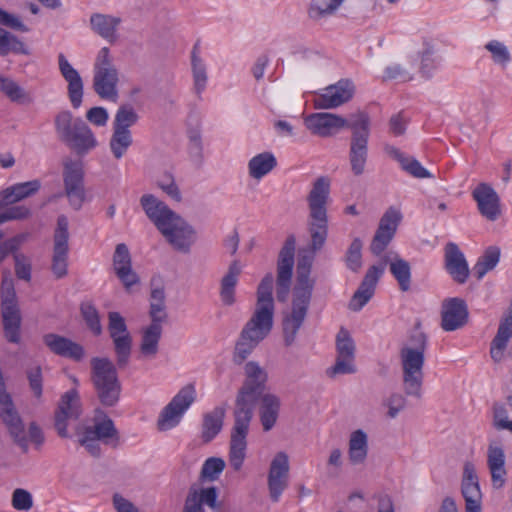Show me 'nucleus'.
Listing matches in <instances>:
<instances>
[{
    "mask_svg": "<svg viewBox=\"0 0 512 512\" xmlns=\"http://www.w3.org/2000/svg\"><path fill=\"white\" fill-rule=\"evenodd\" d=\"M240 273L241 266L235 260L230 264L227 273L221 280L220 299L224 306H232L236 302L235 287Z\"/></svg>",
    "mask_w": 512,
    "mask_h": 512,
    "instance_id": "e433bc0d",
    "label": "nucleus"
},
{
    "mask_svg": "<svg viewBox=\"0 0 512 512\" xmlns=\"http://www.w3.org/2000/svg\"><path fill=\"white\" fill-rule=\"evenodd\" d=\"M108 331L113 342L117 366L124 368L129 362L133 341L125 319L119 312L108 313Z\"/></svg>",
    "mask_w": 512,
    "mask_h": 512,
    "instance_id": "9b49d317",
    "label": "nucleus"
},
{
    "mask_svg": "<svg viewBox=\"0 0 512 512\" xmlns=\"http://www.w3.org/2000/svg\"><path fill=\"white\" fill-rule=\"evenodd\" d=\"M225 468V462L221 458L211 457L207 459L201 469V477L210 481L218 479Z\"/></svg>",
    "mask_w": 512,
    "mask_h": 512,
    "instance_id": "4d7b16f0",
    "label": "nucleus"
},
{
    "mask_svg": "<svg viewBox=\"0 0 512 512\" xmlns=\"http://www.w3.org/2000/svg\"><path fill=\"white\" fill-rule=\"evenodd\" d=\"M95 423L93 426L82 424V428L87 434L103 441L105 444L110 443L111 439H118V432L114 426L112 419L105 415L102 411L97 410Z\"/></svg>",
    "mask_w": 512,
    "mask_h": 512,
    "instance_id": "72a5a7b5",
    "label": "nucleus"
},
{
    "mask_svg": "<svg viewBox=\"0 0 512 512\" xmlns=\"http://www.w3.org/2000/svg\"><path fill=\"white\" fill-rule=\"evenodd\" d=\"M295 245V237L289 236L279 252L277 261L276 296L280 302L286 301L290 291Z\"/></svg>",
    "mask_w": 512,
    "mask_h": 512,
    "instance_id": "ddd939ff",
    "label": "nucleus"
},
{
    "mask_svg": "<svg viewBox=\"0 0 512 512\" xmlns=\"http://www.w3.org/2000/svg\"><path fill=\"white\" fill-rule=\"evenodd\" d=\"M150 324H158L162 326L167 321L168 314L166 312L165 291L163 287H154L150 295Z\"/></svg>",
    "mask_w": 512,
    "mask_h": 512,
    "instance_id": "a19ab883",
    "label": "nucleus"
},
{
    "mask_svg": "<svg viewBox=\"0 0 512 512\" xmlns=\"http://www.w3.org/2000/svg\"><path fill=\"white\" fill-rule=\"evenodd\" d=\"M352 131L349 143V165L354 176L365 172L368 160V140L370 136V118L367 113L359 111L350 124Z\"/></svg>",
    "mask_w": 512,
    "mask_h": 512,
    "instance_id": "1a4fd4ad",
    "label": "nucleus"
},
{
    "mask_svg": "<svg viewBox=\"0 0 512 512\" xmlns=\"http://www.w3.org/2000/svg\"><path fill=\"white\" fill-rule=\"evenodd\" d=\"M29 387L36 398H40L43 392L42 369L39 365L32 366L26 371Z\"/></svg>",
    "mask_w": 512,
    "mask_h": 512,
    "instance_id": "052dcab7",
    "label": "nucleus"
},
{
    "mask_svg": "<svg viewBox=\"0 0 512 512\" xmlns=\"http://www.w3.org/2000/svg\"><path fill=\"white\" fill-rule=\"evenodd\" d=\"M119 70L108 47L97 53L93 65V89L102 99L115 102L118 98Z\"/></svg>",
    "mask_w": 512,
    "mask_h": 512,
    "instance_id": "6e6552de",
    "label": "nucleus"
},
{
    "mask_svg": "<svg viewBox=\"0 0 512 512\" xmlns=\"http://www.w3.org/2000/svg\"><path fill=\"white\" fill-rule=\"evenodd\" d=\"M191 65L192 74L194 81V89L198 95H200L205 87L208 80L206 65L199 56L198 44H195L191 53Z\"/></svg>",
    "mask_w": 512,
    "mask_h": 512,
    "instance_id": "c03bdc74",
    "label": "nucleus"
},
{
    "mask_svg": "<svg viewBox=\"0 0 512 512\" xmlns=\"http://www.w3.org/2000/svg\"><path fill=\"white\" fill-rule=\"evenodd\" d=\"M17 302L14 281L9 271L3 272L1 284V304H11Z\"/></svg>",
    "mask_w": 512,
    "mask_h": 512,
    "instance_id": "e2e57ef3",
    "label": "nucleus"
},
{
    "mask_svg": "<svg viewBox=\"0 0 512 512\" xmlns=\"http://www.w3.org/2000/svg\"><path fill=\"white\" fill-rule=\"evenodd\" d=\"M276 165L277 161L272 153H260L250 159L248 163L249 174L252 178L259 180L272 171Z\"/></svg>",
    "mask_w": 512,
    "mask_h": 512,
    "instance_id": "79ce46f5",
    "label": "nucleus"
},
{
    "mask_svg": "<svg viewBox=\"0 0 512 512\" xmlns=\"http://www.w3.org/2000/svg\"><path fill=\"white\" fill-rule=\"evenodd\" d=\"M355 119V114L346 119L340 115L320 112L310 114L305 118V125L312 134L319 137H331L344 128H350L352 120Z\"/></svg>",
    "mask_w": 512,
    "mask_h": 512,
    "instance_id": "2eb2a0df",
    "label": "nucleus"
},
{
    "mask_svg": "<svg viewBox=\"0 0 512 512\" xmlns=\"http://www.w3.org/2000/svg\"><path fill=\"white\" fill-rule=\"evenodd\" d=\"M12 507L19 511H28L33 507V497L29 491L17 488L12 493Z\"/></svg>",
    "mask_w": 512,
    "mask_h": 512,
    "instance_id": "bf43d9fd",
    "label": "nucleus"
},
{
    "mask_svg": "<svg viewBox=\"0 0 512 512\" xmlns=\"http://www.w3.org/2000/svg\"><path fill=\"white\" fill-rule=\"evenodd\" d=\"M41 187L39 180L18 183L6 188L0 194V209L35 194Z\"/></svg>",
    "mask_w": 512,
    "mask_h": 512,
    "instance_id": "f704fd0d",
    "label": "nucleus"
},
{
    "mask_svg": "<svg viewBox=\"0 0 512 512\" xmlns=\"http://www.w3.org/2000/svg\"><path fill=\"white\" fill-rule=\"evenodd\" d=\"M10 53L27 55L29 52L18 37L0 28V56H7Z\"/></svg>",
    "mask_w": 512,
    "mask_h": 512,
    "instance_id": "8fccbe9b",
    "label": "nucleus"
},
{
    "mask_svg": "<svg viewBox=\"0 0 512 512\" xmlns=\"http://www.w3.org/2000/svg\"><path fill=\"white\" fill-rule=\"evenodd\" d=\"M400 220V212L394 208H389L382 216L378 228L395 234Z\"/></svg>",
    "mask_w": 512,
    "mask_h": 512,
    "instance_id": "338daca9",
    "label": "nucleus"
},
{
    "mask_svg": "<svg viewBox=\"0 0 512 512\" xmlns=\"http://www.w3.org/2000/svg\"><path fill=\"white\" fill-rule=\"evenodd\" d=\"M311 297L293 295L291 312L283 318V336L286 346L294 343L309 308Z\"/></svg>",
    "mask_w": 512,
    "mask_h": 512,
    "instance_id": "a211bd4d",
    "label": "nucleus"
},
{
    "mask_svg": "<svg viewBox=\"0 0 512 512\" xmlns=\"http://www.w3.org/2000/svg\"><path fill=\"white\" fill-rule=\"evenodd\" d=\"M258 415L264 432L272 430L279 418L281 409V400L279 396L273 393H265L259 396Z\"/></svg>",
    "mask_w": 512,
    "mask_h": 512,
    "instance_id": "c85d7f7f",
    "label": "nucleus"
},
{
    "mask_svg": "<svg viewBox=\"0 0 512 512\" xmlns=\"http://www.w3.org/2000/svg\"><path fill=\"white\" fill-rule=\"evenodd\" d=\"M267 371L256 361L244 366V381L238 390L233 411L234 423L229 443V464L239 471L246 457L247 435L253 417L255 403L265 394Z\"/></svg>",
    "mask_w": 512,
    "mask_h": 512,
    "instance_id": "f257e3e1",
    "label": "nucleus"
},
{
    "mask_svg": "<svg viewBox=\"0 0 512 512\" xmlns=\"http://www.w3.org/2000/svg\"><path fill=\"white\" fill-rule=\"evenodd\" d=\"M75 434L78 436L79 444L86 448V450L94 457H98L101 454V448L99 444V439L96 437L90 436L86 433V431L82 428V424L78 423L75 426Z\"/></svg>",
    "mask_w": 512,
    "mask_h": 512,
    "instance_id": "6e6d98bb",
    "label": "nucleus"
},
{
    "mask_svg": "<svg viewBox=\"0 0 512 512\" xmlns=\"http://www.w3.org/2000/svg\"><path fill=\"white\" fill-rule=\"evenodd\" d=\"M196 391L192 384L184 386L164 407L157 421L160 431H167L177 426L185 411L195 401Z\"/></svg>",
    "mask_w": 512,
    "mask_h": 512,
    "instance_id": "9d476101",
    "label": "nucleus"
},
{
    "mask_svg": "<svg viewBox=\"0 0 512 512\" xmlns=\"http://www.w3.org/2000/svg\"><path fill=\"white\" fill-rule=\"evenodd\" d=\"M113 269L124 287L129 290L139 282V277L132 269L131 255L124 243L117 244L113 254Z\"/></svg>",
    "mask_w": 512,
    "mask_h": 512,
    "instance_id": "393cba45",
    "label": "nucleus"
},
{
    "mask_svg": "<svg viewBox=\"0 0 512 512\" xmlns=\"http://www.w3.org/2000/svg\"><path fill=\"white\" fill-rule=\"evenodd\" d=\"M344 0H312L309 15L313 19L332 14Z\"/></svg>",
    "mask_w": 512,
    "mask_h": 512,
    "instance_id": "5fc2aeb1",
    "label": "nucleus"
},
{
    "mask_svg": "<svg viewBox=\"0 0 512 512\" xmlns=\"http://www.w3.org/2000/svg\"><path fill=\"white\" fill-rule=\"evenodd\" d=\"M499 259L500 249L496 246L488 247L473 268L476 278L480 280L487 272L493 270L498 264Z\"/></svg>",
    "mask_w": 512,
    "mask_h": 512,
    "instance_id": "49530a36",
    "label": "nucleus"
},
{
    "mask_svg": "<svg viewBox=\"0 0 512 512\" xmlns=\"http://www.w3.org/2000/svg\"><path fill=\"white\" fill-rule=\"evenodd\" d=\"M401 168L415 178H431L432 175L425 169L418 160L413 157L404 159Z\"/></svg>",
    "mask_w": 512,
    "mask_h": 512,
    "instance_id": "69168bd1",
    "label": "nucleus"
},
{
    "mask_svg": "<svg viewBox=\"0 0 512 512\" xmlns=\"http://www.w3.org/2000/svg\"><path fill=\"white\" fill-rule=\"evenodd\" d=\"M226 410L222 406L215 407L212 411L204 414L202 422L201 438L208 443L219 434L223 427V420Z\"/></svg>",
    "mask_w": 512,
    "mask_h": 512,
    "instance_id": "58836bf2",
    "label": "nucleus"
},
{
    "mask_svg": "<svg viewBox=\"0 0 512 512\" xmlns=\"http://www.w3.org/2000/svg\"><path fill=\"white\" fill-rule=\"evenodd\" d=\"M462 495L465 499L466 512H481L482 494L474 466L470 463L465 464L464 467Z\"/></svg>",
    "mask_w": 512,
    "mask_h": 512,
    "instance_id": "a878e982",
    "label": "nucleus"
},
{
    "mask_svg": "<svg viewBox=\"0 0 512 512\" xmlns=\"http://www.w3.org/2000/svg\"><path fill=\"white\" fill-rule=\"evenodd\" d=\"M133 143L131 131H124L113 128L109 140V147L114 158L121 159Z\"/></svg>",
    "mask_w": 512,
    "mask_h": 512,
    "instance_id": "a18cd8bd",
    "label": "nucleus"
},
{
    "mask_svg": "<svg viewBox=\"0 0 512 512\" xmlns=\"http://www.w3.org/2000/svg\"><path fill=\"white\" fill-rule=\"evenodd\" d=\"M426 349L427 336L418 328L412 331L400 348L402 387L407 396L421 398Z\"/></svg>",
    "mask_w": 512,
    "mask_h": 512,
    "instance_id": "20e7f679",
    "label": "nucleus"
},
{
    "mask_svg": "<svg viewBox=\"0 0 512 512\" xmlns=\"http://www.w3.org/2000/svg\"><path fill=\"white\" fill-rule=\"evenodd\" d=\"M445 269L459 284H463L469 277V267L464 254L460 251L457 244L449 242L444 249Z\"/></svg>",
    "mask_w": 512,
    "mask_h": 512,
    "instance_id": "5701e85b",
    "label": "nucleus"
},
{
    "mask_svg": "<svg viewBox=\"0 0 512 512\" xmlns=\"http://www.w3.org/2000/svg\"><path fill=\"white\" fill-rule=\"evenodd\" d=\"M312 265L311 256H301L297 263V284L294 288L293 295H305L307 297L312 296V290L314 286L313 280L310 279V270Z\"/></svg>",
    "mask_w": 512,
    "mask_h": 512,
    "instance_id": "ea45409f",
    "label": "nucleus"
},
{
    "mask_svg": "<svg viewBox=\"0 0 512 512\" xmlns=\"http://www.w3.org/2000/svg\"><path fill=\"white\" fill-rule=\"evenodd\" d=\"M393 237L394 233L378 228L371 242L370 251L374 255L379 256L389 245Z\"/></svg>",
    "mask_w": 512,
    "mask_h": 512,
    "instance_id": "0e129e2a",
    "label": "nucleus"
},
{
    "mask_svg": "<svg viewBox=\"0 0 512 512\" xmlns=\"http://www.w3.org/2000/svg\"><path fill=\"white\" fill-rule=\"evenodd\" d=\"M384 79L385 80H400L403 82L410 81L413 79L412 73L404 68L400 64H393L388 66L384 71Z\"/></svg>",
    "mask_w": 512,
    "mask_h": 512,
    "instance_id": "774afa93",
    "label": "nucleus"
},
{
    "mask_svg": "<svg viewBox=\"0 0 512 512\" xmlns=\"http://www.w3.org/2000/svg\"><path fill=\"white\" fill-rule=\"evenodd\" d=\"M4 335L11 343L20 342L21 315L18 303L1 304Z\"/></svg>",
    "mask_w": 512,
    "mask_h": 512,
    "instance_id": "2f4dec72",
    "label": "nucleus"
},
{
    "mask_svg": "<svg viewBox=\"0 0 512 512\" xmlns=\"http://www.w3.org/2000/svg\"><path fill=\"white\" fill-rule=\"evenodd\" d=\"M90 364L91 381L97 399L105 407L115 406L121 394V384L115 364L107 357H94Z\"/></svg>",
    "mask_w": 512,
    "mask_h": 512,
    "instance_id": "0eeeda50",
    "label": "nucleus"
},
{
    "mask_svg": "<svg viewBox=\"0 0 512 512\" xmlns=\"http://www.w3.org/2000/svg\"><path fill=\"white\" fill-rule=\"evenodd\" d=\"M354 92L353 82L349 79H341L317 94L313 99V105L316 109H334L349 102Z\"/></svg>",
    "mask_w": 512,
    "mask_h": 512,
    "instance_id": "f3484780",
    "label": "nucleus"
},
{
    "mask_svg": "<svg viewBox=\"0 0 512 512\" xmlns=\"http://www.w3.org/2000/svg\"><path fill=\"white\" fill-rule=\"evenodd\" d=\"M512 338V302L508 314L501 320L497 333L490 346V355L494 362L499 363L504 358V351Z\"/></svg>",
    "mask_w": 512,
    "mask_h": 512,
    "instance_id": "7c9ffc66",
    "label": "nucleus"
},
{
    "mask_svg": "<svg viewBox=\"0 0 512 512\" xmlns=\"http://www.w3.org/2000/svg\"><path fill=\"white\" fill-rule=\"evenodd\" d=\"M64 188L84 186V168L80 160H63Z\"/></svg>",
    "mask_w": 512,
    "mask_h": 512,
    "instance_id": "37998d69",
    "label": "nucleus"
},
{
    "mask_svg": "<svg viewBox=\"0 0 512 512\" xmlns=\"http://www.w3.org/2000/svg\"><path fill=\"white\" fill-rule=\"evenodd\" d=\"M330 194V179L325 176L317 178L307 196V229L310 235V248L313 253L324 246L328 236L327 204Z\"/></svg>",
    "mask_w": 512,
    "mask_h": 512,
    "instance_id": "39448f33",
    "label": "nucleus"
},
{
    "mask_svg": "<svg viewBox=\"0 0 512 512\" xmlns=\"http://www.w3.org/2000/svg\"><path fill=\"white\" fill-rule=\"evenodd\" d=\"M68 219L60 215L57 219V227L54 233V245L52 256V272L60 279L67 275L68 251H69Z\"/></svg>",
    "mask_w": 512,
    "mask_h": 512,
    "instance_id": "dca6fc26",
    "label": "nucleus"
},
{
    "mask_svg": "<svg viewBox=\"0 0 512 512\" xmlns=\"http://www.w3.org/2000/svg\"><path fill=\"white\" fill-rule=\"evenodd\" d=\"M59 71L67 82V93L71 105L78 109L82 104L84 83L79 72L69 63L63 54L58 56Z\"/></svg>",
    "mask_w": 512,
    "mask_h": 512,
    "instance_id": "4be33fe9",
    "label": "nucleus"
},
{
    "mask_svg": "<svg viewBox=\"0 0 512 512\" xmlns=\"http://www.w3.org/2000/svg\"><path fill=\"white\" fill-rule=\"evenodd\" d=\"M362 241L359 238H355L350 244L346 253V264L349 269L354 272H358L362 266Z\"/></svg>",
    "mask_w": 512,
    "mask_h": 512,
    "instance_id": "13d9d810",
    "label": "nucleus"
},
{
    "mask_svg": "<svg viewBox=\"0 0 512 512\" xmlns=\"http://www.w3.org/2000/svg\"><path fill=\"white\" fill-rule=\"evenodd\" d=\"M387 263L388 257L385 256L379 264L373 265L367 270L359 288L349 302L350 310L359 311L372 298L376 284L384 273Z\"/></svg>",
    "mask_w": 512,
    "mask_h": 512,
    "instance_id": "6ab92c4d",
    "label": "nucleus"
},
{
    "mask_svg": "<svg viewBox=\"0 0 512 512\" xmlns=\"http://www.w3.org/2000/svg\"><path fill=\"white\" fill-rule=\"evenodd\" d=\"M289 457L281 451L271 461L268 473L269 495L273 502H278L281 494L288 486Z\"/></svg>",
    "mask_w": 512,
    "mask_h": 512,
    "instance_id": "aec40b11",
    "label": "nucleus"
},
{
    "mask_svg": "<svg viewBox=\"0 0 512 512\" xmlns=\"http://www.w3.org/2000/svg\"><path fill=\"white\" fill-rule=\"evenodd\" d=\"M43 342L52 353L58 356L70 358L74 361H81L85 356L83 346L58 334H45Z\"/></svg>",
    "mask_w": 512,
    "mask_h": 512,
    "instance_id": "bb28decb",
    "label": "nucleus"
},
{
    "mask_svg": "<svg viewBox=\"0 0 512 512\" xmlns=\"http://www.w3.org/2000/svg\"><path fill=\"white\" fill-rule=\"evenodd\" d=\"M0 92L12 102L29 103V94L13 79L0 74Z\"/></svg>",
    "mask_w": 512,
    "mask_h": 512,
    "instance_id": "09e8293b",
    "label": "nucleus"
},
{
    "mask_svg": "<svg viewBox=\"0 0 512 512\" xmlns=\"http://www.w3.org/2000/svg\"><path fill=\"white\" fill-rule=\"evenodd\" d=\"M80 311L87 327L94 335L99 336L103 329L96 307L89 302H85L81 304Z\"/></svg>",
    "mask_w": 512,
    "mask_h": 512,
    "instance_id": "603ef678",
    "label": "nucleus"
},
{
    "mask_svg": "<svg viewBox=\"0 0 512 512\" xmlns=\"http://www.w3.org/2000/svg\"><path fill=\"white\" fill-rule=\"evenodd\" d=\"M217 489L208 488H190L185 499L183 512H204L203 505L215 509L217 507Z\"/></svg>",
    "mask_w": 512,
    "mask_h": 512,
    "instance_id": "c756f323",
    "label": "nucleus"
},
{
    "mask_svg": "<svg viewBox=\"0 0 512 512\" xmlns=\"http://www.w3.org/2000/svg\"><path fill=\"white\" fill-rule=\"evenodd\" d=\"M356 346L349 331L341 327L336 335V361L327 370L330 377L335 375L353 374L356 372L355 360Z\"/></svg>",
    "mask_w": 512,
    "mask_h": 512,
    "instance_id": "f8f14e48",
    "label": "nucleus"
},
{
    "mask_svg": "<svg viewBox=\"0 0 512 512\" xmlns=\"http://www.w3.org/2000/svg\"><path fill=\"white\" fill-rule=\"evenodd\" d=\"M368 455V436L362 429L353 431L348 442V458L352 465H361Z\"/></svg>",
    "mask_w": 512,
    "mask_h": 512,
    "instance_id": "4c0bfd02",
    "label": "nucleus"
},
{
    "mask_svg": "<svg viewBox=\"0 0 512 512\" xmlns=\"http://www.w3.org/2000/svg\"><path fill=\"white\" fill-rule=\"evenodd\" d=\"M390 272L398 282L401 291L406 292L411 286V267L410 264L396 256L389 263Z\"/></svg>",
    "mask_w": 512,
    "mask_h": 512,
    "instance_id": "de8ad7c7",
    "label": "nucleus"
},
{
    "mask_svg": "<svg viewBox=\"0 0 512 512\" xmlns=\"http://www.w3.org/2000/svg\"><path fill=\"white\" fill-rule=\"evenodd\" d=\"M163 328L158 324H149L143 328L141 334V343L139 346L140 358L153 359L159 350V341Z\"/></svg>",
    "mask_w": 512,
    "mask_h": 512,
    "instance_id": "c9c22d12",
    "label": "nucleus"
},
{
    "mask_svg": "<svg viewBox=\"0 0 512 512\" xmlns=\"http://www.w3.org/2000/svg\"><path fill=\"white\" fill-rule=\"evenodd\" d=\"M485 49L491 53L493 62L506 68L511 61V54L508 48L500 41L492 40L485 45Z\"/></svg>",
    "mask_w": 512,
    "mask_h": 512,
    "instance_id": "864d4df0",
    "label": "nucleus"
},
{
    "mask_svg": "<svg viewBox=\"0 0 512 512\" xmlns=\"http://www.w3.org/2000/svg\"><path fill=\"white\" fill-rule=\"evenodd\" d=\"M139 116L131 105H121L116 111L113 128L130 131V127L135 125Z\"/></svg>",
    "mask_w": 512,
    "mask_h": 512,
    "instance_id": "3c124183",
    "label": "nucleus"
},
{
    "mask_svg": "<svg viewBox=\"0 0 512 512\" xmlns=\"http://www.w3.org/2000/svg\"><path fill=\"white\" fill-rule=\"evenodd\" d=\"M54 128L58 139L78 155L88 153L98 144L90 127L69 110H61L55 115Z\"/></svg>",
    "mask_w": 512,
    "mask_h": 512,
    "instance_id": "423d86ee",
    "label": "nucleus"
},
{
    "mask_svg": "<svg viewBox=\"0 0 512 512\" xmlns=\"http://www.w3.org/2000/svg\"><path fill=\"white\" fill-rule=\"evenodd\" d=\"M406 398L401 393H392L383 401V405L388 408L387 415L389 418L394 419L405 408Z\"/></svg>",
    "mask_w": 512,
    "mask_h": 512,
    "instance_id": "680f3d73",
    "label": "nucleus"
},
{
    "mask_svg": "<svg viewBox=\"0 0 512 512\" xmlns=\"http://www.w3.org/2000/svg\"><path fill=\"white\" fill-rule=\"evenodd\" d=\"M479 212L489 221H495L501 213L500 200L495 190L486 183L479 184L472 192Z\"/></svg>",
    "mask_w": 512,
    "mask_h": 512,
    "instance_id": "b1692460",
    "label": "nucleus"
},
{
    "mask_svg": "<svg viewBox=\"0 0 512 512\" xmlns=\"http://www.w3.org/2000/svg\"><path fill=\"white\" fill-rule=\"evenodd\" d=\"M468 321V308L461 298H448L442 303L441 328L451 332L462 328Z\"/></svg>",
    "mask_w": 512,
    "mask_h": 512,
    "instance_id": "412c9836",
    "label": "nucleus"
},
{
    "mask_svg": "<svg viewBox=\"0 0 512 512\" xmlns=\"http://www.w3.org/2000/svg\"><path fill=\"white\" fill-rule=\"evenodd\" d=\"M273 283L274 277L271 273H268L258 286L255 311L245 324L235 344L233 362L236 365L242 364L272 329L274 315Z\"/></svg>",
    "mask_w": 512,
    "mask_h": 512,
    "instance_id": "f03ea898",
    "label": "nucleus"
},
{
    "mask_svg": "<svg viewBox=\"0 0 512 512\" xmlns=\"http://www.w3.org/2000/svg\"><path fill=\"white\" fill-rule=\"evenodd\" d=\"M120 23L121 19L112 15L94 13L90 16L91 30L110 43L117 40V28Z\"/></svg>",
    "mask_w": 512,
    "mask_h": 512,
    "instance_id": "473e14b6",
    "label": "nucleus"
},
{
    "mask_svg": "<svg viewBox=\"0 0 512 512\" xmlns=\"http://www.w3.org/2000/svg\"><path fill=\"white\" fill-rule=\"evenodd\" d=\"M505 453L502 446L491 441L487 448V466L491 475L492 486L499 489L506 482Z\"/></svg>",
    "mask_w": 512,
    "mask_h": 512,
    "instance_id": "cd10ccee",
    "label": "nucleus"
},
{
    "mask_svg": "<svg viewBox=\"0 0 512 512\" xmlns=\"http://www.w3.org/2000/svg\"><path fill=\"white\" fill-rule=\"evenodd\" d=\"M82 414V405L78 392L75 389L62 395L55 412V428L60 437H70L68 426L76 422Z\"/></svg>",
    "mask_w": 512,
    "mask_h": 512,
    "instance_id": "4468645a",
    "label": "nucleus"
},
{
    "mask_svg": "<svg viewBox=\"0 0 512 512\" xmlns=\"http://www.w3.org/2000/svg\"><path fill=\"white\" fill-rule=\"evenodd\" d=\"M140 204L149 220L175 250L189 252L196 232L185 219L152 194H144Z\"/></svg>",
    "mask_w": 512,
    "mask_h": 512,
    "instance_id": "7ed1b4c3",
    "label": "nucleus"
}]
</instances>
